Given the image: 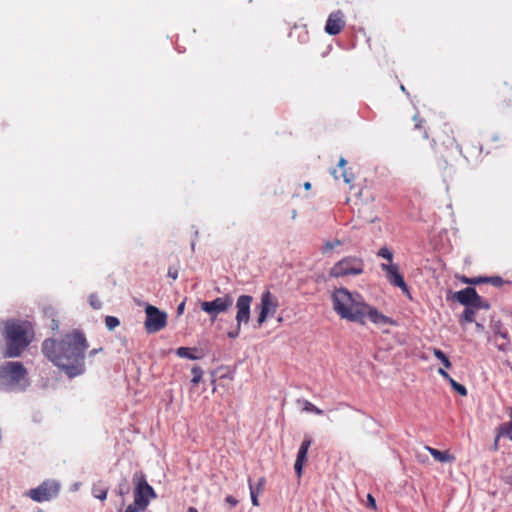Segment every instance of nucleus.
Masks as SVG:
<instances>
[{
    "label": "nucleus",
    "instance_id": "nucleus-12",
    "mask_svg": "<svg viewBox=\"0 0 512 512\" xmlns=\"http://www.w3.org/2000/svg\"><path fill=\"white\" fill-rule=\"evenodd\" d=\"M381 268L386 272L387 280L390 284L399 287L403 293L411 298L409 287L404 281L403 276L399 272V266L397 264H381Z\"/></svg>",
    "mask_w": 512,
    "mask_h": 512
},
{
    "label": "nucleus",
    "instance_id": "nucleus-45",
    "mask_svg": "<svg viewBox=\"0 0 512 512\" xmlns=\"http://www.w3.org/2000/svg\"><path fill=\"white\" fill-rule=\"evenodd\" d=\"M102 351V348H99V349H92L90 352H89V356H94L95 354H97L98 352Z\"/></svg>",
    "mask_w": 512,
    "mask_h": 512
},
{
    "label": "nucleus",
    "instance_id": "nucleus-19",
    "mask_svg": "<svg viewBox=\"0 0 512 512\" xmlns=\"http://www.w3.org/2000/svg\"><path fill=\"white\" fill-rule=\"evenodd\" d=\"M108 490V486L103 481H98L92 486V495L95 498L104 501L107 498Z\"/></svg>",
    "mask_w": 512,
    "mask_h": 512
},
{
    "label": "nucleus",
    "instance_id": "nucleus-3",
    "mask_svg": "<svg viewBox=\"0 0 512 512\" xmlns=\"http://www.w3.org/2000/svg\"><path fill=\"white\" fill-rule=\"evenodd\" d=\"M1 332L6 346V358L21 356L34 340L33 324L27 320L7 319L2 322Z\"/></svg>",
    "mask_w": 512,
    "mask_h": 512
},
{
    "label": "nucleus",
    "instance_id": "nucleus-52",
    "mask_svg": "<svg viewBox=\"0 0 512 512\" xmlns=\"http://www.w3.org/2000/svg\"><path fill=\"white\" fill-rule=\"evenodd\" d=\"M332 174H333V176L335 177V179H338V175H337V171H336V170H333V171H332Z\"/></svg>",
    "mask_w": 512,
    "mask_h": 512
},
{
    "label": "nucleus",
    "instance_id": "nucleus-40",
    "mask_svg": "<svg viewBox=\"0 0 512 512\" xmlns=\"http://www.w3.org/2000/svg\"><path fill=\"white\" fill-rule=\"evenodd\" d=\"M438 373L447 381H449V378H452L443 368H439Z\"/></svg>",
    "mask_w": 512,
    "mask_h": 512
},
{
    "label": "nucleus",
    "instance_id": "nucleus-53",
    "mask_svg": "<svg viewBox=\"0 0 512 512\" xmlns=\"http://www.w3.org/2000/svg\"><path fill=\"white\" fill-rule=\"evenodd\" d=\"M463 281H464L465 283L470 284L471 278H464V280H463Z\"/></svg>",
    "mask_w": 512,
    "mask_h": 512
},
{
    "label": "nucleus",
    "instance_id": "nucleus-49",
    "mask_svg": "<svg viewBox=\"0 0 512 512\" xmlns=\"http://www.w3.org/2000/svg\"><path fill=\"white\" fill-rule=\"evenodd\" d=\"M303 186H304V188L306 190H309L311 188V183L310 182H305Z\"/></svg>",
    "mask_w": 512,
    "mask_h": 512
},
{
    "label": "nucleus",
    "instance_id": "nucleus-5",
    "mask_svg": "<svg viewBox=\"0 0 512 512\" xmlns=\"http://www.w3.org/2000/svg\"><path fill=\"white\" fill-rule=\"evenodd\" d=\"M364 260L356 256H346L336 262L329 270L332 278L357 276L364 272Z\"/></svg>",
    "mask_w": 512,
    "mask_h": 512
},
{
    "label": "nucleus",
    "instance_id": "nucleus-17",
    "mask_svg": "<svg viewBox=\"0 0 512 512\" xmlns=\"http://www.w3.org/2000/svg\"><path fill=\"white\" fill-rule=\"evenodd\" d=\"M479 309H483V306H465V310L459 318L460 325L464 326L467 323L474 322Z\"/></svg>",
    "mask_w": 512,
    "mask_h": 512
},
{
    "label": "nucleus",
    "instance_id": "nucleus-42",
    "mask_svg": "<svg viewBox=\"0 0 512 512\" xmlns=\"http://www.w3.org/2000/svg\"><path fill=\"white\" fill-rule=\"evenodd\" d=\"M484 282H485V278L478 277V278H471L470 284H479V283H484Z\"/></svg>",
    "mask_w": 512,
    "mask_h": 512
},
{
    "label": "nucleus",
    "instance_id": "nucleus-47",
    "mask_svg": "<svg viewBox=\"0 0 512 512\" xmlns=\"http://www.w3.org/2000/svg\"><path fill=\"white\" fill-rule=\"evenodd\" d=\"M184 306H185V303H184V302H182V303L178 306L177 310H178V313H179V314L183 312V310H184Z\"/></svg>",
    "mask_w": 512,
    "mask_h": 512
},
{
    "label": "nucleus",
    "instance_id": "nucleus-10",
    "mask_svg": "<svg viewBox=\"0 0 512 512\" xmlns=\"http://www.w3.org/2000/svg\"><path fill=\"white\" fill-rule=\"evenodd\" d=\"M453 298L464 306H483L484 310L490 309V304L483 300L472 287H467L456 292Z\"/></svg>",
    "mask_w": 512,
    "mask_h": 512
},
{
    "label": "nucleus",
    "instance_id": "nucleus-4",
    "mask_svg": "<svg viewBox=\"0 0 512 512\" xmlns=\"http://www.w3.org/2000/svg\"><path fill=\"white\" fill-rule=\"evenodd\" d=\"M27 370L21 362H6L0 365V386L4 389H12L25 380Z\"/></svg>",
    "mask_w": 512,
    "mask_h": 512
},
{
    "label": "nucleus",
    "instance_id": "nucleus-36",
    "mask_svg": "<svg viewBox=\"0 0 512 512\" xmlns=\"http://www.w3.org/2000/svg\"><path fill=\"white\" fill-rule=\"evenodd\" d=\"M342 178H343L345 183L350 184L353 181L354 176L351 173L349 174L346 170H343L342 171Z\"/></svg>",
    "mask_w": 512,
    "mask_h": 512
},
{
    "label": "nucleus",
    "instance_id": "nucleus-44",
    "mask_svg": "<svg viewBox=\"0 0 512 512\" xmlns=\"http://www.w3.org/2000/svg\"><path fill=\"white\" fill-rule=\"evenodd\" d=\"M506 412L508 414V417H509V423H512V406H509L507 409H506Z\"/></svg>",
    "mask_w": 512,
    "mask_h": 512
},
{
    "label": "nucleus",
    "instance_id": "nucleus-41",
    "mask_svg": "<svg viewBox=\"0 0 512 512\" xmlns=\"http://www.w3.org/2000/svg\"><path fill=\"white\" fill-rule=\"evenodd\" d=\"M367 499H368L369 506H370L371 508H373V509H376V501H375V499L373 498V496H372V495H370V494H368Z\"/></svg>",
    "mask_w": 512,
    "mask_h": 512
},
{
    "label": "nucleus",
    "instance_id": "nucleus-32",
    "mask_svg": "<svg viewBox=\"0 0 512 512\" xmlns=\"http://www.w3.org/2000/svg\"><path fill=\"white\" fill-rule=\"evenodd\" d=\"M145 510L142 509L140 506H137L136 503L129 504L123 511L119 510V512H144Z\"/></svg>",
    "mask_w": 512,
    "mask_h": 512
},
{
    "label": "nucleus",
    "instance_id": "nucleus-29",
    "mask_svg": "<svg viewBox=\"0 0 512 512\" xmlns=\"http://www.w3.org/2000/svg\"><path fill=\"white\" fill-rule=\"evenodd\" d=\"M248 483H249V489H250L251 502H252L253 506H259V501H258L259 493H257L256 490H254V487L251 483V479L248 480Z\"/></svg>",
    "mask_w": 512,
    "mask_h": 512
},
{
    "label": "nucleus",
    "instance_id": "nucleus-50",
    "mask_svg": "<svg viewBox=\"0 0 512 512\" xmlns=\"http://www.w3.org/2000/svg\"><path fill=\"white\" fill-rule=\"evenodd\" d=\"M497 336H500V337H502V338H503V339H505V340L507 339L506 333H499V334H496V335H495V337H497Z\"/></svg>",
    "mask_w": 512,
    "mask_h": 512
},
{
    "label": "nucleus",
    "instance_id": "nucleus-11",
    "mask_svg": "<svg viewBox=\"0 0 512 512\" xmlns=\"http://www.w3.org/2000/svg\"><path fill=\"white\" fill-rule=\"evenodd\" d=\"M277 308V298L269 291L264 292L261 297L260 313L257 318L258 326H261L269 315L275 314Z\"/></svg>",
    "mask_w": 512,
    "mask_h": 512
},
{
    "label": "nucleus",
    "instance_id": "nucleus-23",
    "mask_svg": "<svg viewBox=\"0 0 512 512\" xmlns=\"http://www.w3.org/2000/svg\"><path fill=\"white\" fill-rule=\"evenodd\" d=\"M302 404H303L302 410L305 411V412L314 413L316 415H322L323 414V410L322 409L316 407L313 403H311L308 400H303Z\"/></svg>",
    "mask_w": 512,
    "mask_h": 512
},
{
    "label": "nucleus",
    "instance_id": "nucleus-39",
    "mask_svg": "<svg viewBox=\"0 0 512 512\" xmlns=\"http://www.w3.org/2000/svg\"><path fill=\"white\" fill-rule=\"evenodd\" d=\"M501 437H498V433L496 432V436H495V439H494V442H493V445H492V450L493 451H498L499 450V440H500Z\"/></svg>",
    "mask_w": 512,
    "mask_h": 512
},
{
    "label": "nucleus",
    "instance_id": "nucleus-20",
    "mask_svg": "<svg viewBox=\"0 0 512 512\" xmlns=\"http://www.w3.org/2000/svg\"><path fill=\"white\" fill-rule=\"evenodd\" d=\"M413 121H414V128H413V130L414 131H419V133L421 134V137L423 139H428V132H427L426 127L424 125L425 124V120L423 118H421L418 113H416L413 116Z\"/></svg>",
    "mask_w": 512,
    "mask_h": 512
},
{
    "label": "nucleus",
    "instance_id": "nucleus-35",
    "mask_svg": "<svg viewBox=\"0 0 512 512\" xmlns=\"http://www.w3.org/2000/svg\"><path fill=\"white\" fill-rule=\"evenodd\" d=\"M168 277L172 278L173 280L177 279L178 277V268L177 267H169L167 272Z\"/></svg>",
    "mask_w": 512,
    "mask_h": 512
},
{
    "label": "nucleus",
    "instance_id": "nucleus-34",
    "mask_svg": "<svg viewBox=\"0 0 512 512\" xmlns=\"http://www.w3.org/2000/svg\"><path fill=\"white\" fill-rule=\"evenodd\" d=\"M89 302H90V305L94 308V309H99L101 307V302L98 300V298L94 295H91L89 297Z\"/></svg>",
    "mask_w": 512,
    "mask_h": 512
},
{
    "label": "nucleus",
    "instance_id": "nucleus-1",
    "mask_svg": "<svg viewBox=\"0 0 512 512\" xmlns=\"http://www.w3.org/2000/svg\"><path fill=\"white\" fill-rule=\"evenodd\" d=\"M87 348L86 337L78 330L65 334L60 340L46 339L42 343L45 357L63 370L69 378L84 373V353Z\"/></svg>",
    "mask_w": 512,
    "mask_h": 512
},
{
    "label": "nucleus",
    "instance_id": "nucleus-2",
    "mask_svg": "<svg viewBox=\"0 0 512 512\" xmlns=\"http://www.w3.org/2000/svg\"><path fill=\"white\" fill-rule=\"evenodd\" d=\"M334 311L342 318L364 325L368 318L375 325L397 326L391 317L381 313L376 307L365 303L358 293H352L346 288L336 289L332 293Z\"/></svg>",
    "mask_w": 512,
    "mask_h": 512
},
{
    "label": "nucleus",
    "instance_id": "nucleus-22",
    "mask_svg": "<svg viewBox=\"0 0 512 512\" xmlns=\"http://www.w3.org/2000/svg\"><path fill=\"white\" fill-rule=\"evenodd\" d=\"M433 352V355L441 361V363L443 364V366L446 368V369H449L451 368L452 364L449 360V358L445 355V353L443 351H441L440 349L438 348H433L432 350Z\"/></svg>",
    "mask_w": 512,
    "mask_h": 512
},
{
    "label": "nucleus",
    "instance_id": "nucleus-7",
    "mask_svg": "<svg viewBox=\"0 0 512 512\" xmlns=\"http://www.w3.org/2000/svg\"><path fill=\"white\" fill-rule=\"evenodd\" d=\"M60 485L55 480H46L38 487L30 489L27 495L35 502L50 501L59 494Z\"/></svg>",
    "mask_w": 512,
    "mask_h": 512
},
{
    "label": "nucleus",
    "instance_id": "nucleus-37",
    "mask_svg": "<svg viewBox=\"0 0 512 512\" xmlns=\"http://www.w3.org/2000/svg\"><path fill=\"white\" fill-rule=\"evenodd\" d=\"M240 329H241V325H239L237 323L236 329L234 331L228 332V337L229 338H236V337H238V335L240 333Z\"/></svg>",
    "mask_w": 512,
    "mask_h": 512
},
{
    "label": "nucleus",
    "instance_id": "nucleus-43",
    "mask_svg": "<svg viewBox=\"0 0 512 512\" xmlns=\"http://www.w3.org/2000/svg\"><path fill=\"white\" fill-rule=\"evenodd\" d=\"M347 164V161L341 157L340 160H339V163H338V166L342 169V170H345L344 167L345 165Z\"/></svg>",
    "mask_w": 512,
    "mask_h": 512
},
{
    "label": "nucleus",
    "instance_id": "nucleus-9",
    "mask_svg": "<svg viewBox=\"0 0 512 512\" xmlns=\"http://www.w3.org/2000/svg\"><path fill=\"white\" fill-rule=\"evenodd\" d=\"M233 305L232 296L226 294L223 297H217L212 301H204L200 304L201 310L206 312L212 319H215L220 313L226 312Z\"/></svg>",
    "mask_w": 512,
    "mask_h": 512
},
{
    "label": "nucleus",
    "instance_id": "nucleus-18",
    "mask_svg": "<svg viewBox=\"0 0 512 512\" xmlns=\"http://www.w3.org/2000/svg\"><path fill=\"white\" fill-rule=\"evenodd\" d=\"M426 449L429 451V453L436 461L442 463L454 461V456L451 455L448 451H440L429 446H426Z\"/></svg>",
    "mask_w": 512,
    "mask_h": 512
},
{
    "label": "nucleus",
    "instance_id": "nucleus-48",
    "mask_svg": "<svg viewBox=\"0 0 512 512\" xmlns=\"http://www.w3.org/2000/svg\"><path fill=\"white\" fill-rule=\"evenodd\" d=\"M476 329H477L478 331H483V330H484V326H483L482 324H480V323L476 322Z\"/></svg>",
    "mask_w": 512,
    "mask_h": 512
},
{
    "label": "nucleus",
    "instance_id": "nucleus-26",
    "mask_svg": "<svg viewBox=\"0 0 512 512\" xmlns=\"http://www.w3.org/2000/svg\"><path fill=\"white\" fill-rule=\"evenodd\" d=\"M192 379L191 382L193 384H198L202 380L203 370L200 367H193L191 370Z\"/></svg>",
    "mask_w": 512,
    "mask_h": 512
},
{
    "label": "nucleus",
    "instance_id": "nucleus-51",
    "mask_svg": "<svg viewBox=\"0 0 512 512\" xmlns=\"http://www.w3.org/2000/svg\"><path fill=\"white\" fill-rule=\"evenodd\" d=\"M186 512H198V511L194 507H189Z\"/></svg>",
    "mask_w": 512,
    "mask_h": 512
},
{
    "label": "nucleus",
    "instance_id": "nucleus-16",
    "mask_svg": "<svg viewBox=\"0 0 512 512\" xmlns=\"http://www.w3.org/2000/svg\"><path fill=\"white\" fill-rule=\"evenodd\" d=\"M311 443H312L311 438L309 436H305L304 440L302 441V443L299 447L296 461L294 464L295 472L299 478L302 476L303 466H304L305 462L307 461V454H308V450L311 446Z\"/></svg>",
    "mask_w": 512,
    "mask_h": 512
},
{
    "label": "nucleus",
    "instance_id": "nucleus-30",
    "mask_svg": "<svg viewBox=\"0 0 512 512\" xmlns=\"http://www.w3.org/2000/svg\"><path fill=\"white\" fill-rule=\"evenodd\" d=\"M377 254L379 257H382L388 260L389 262H391L393 259V254L387 247H382L381 249H379Z\"/></svg>",
    "mask_w": 512,
    "mask_h": 512
},
{
    "label": "nucleus",
    "instance_id": "nucleus-15",
    "mask_svg": "<svg viewBox=\"0 0 512 512\" xmlns=\"http://www.w3.org/2000/svg\"><path fill=\"white\" fill-rule=\"evenodd\" d=\"M253 298L249 295H241L237 299L236 308V322L241 325L242 323L247 324L250 320V306Z\"/></svg>",
    "mask_w": 512,
    "mask_h": 512
},
{
    "label": "nucleus",
    "instance_id": "nucleus-13",
    "mask_svg": "<svg viewBox=\"0 0 512 512\" xmlns=\"http://www.w3.org/2000/svg\"><path fill=\"white\" fill-rule=\"evenodd\" d=\"M460 153L467 161H478L482 158L483 146L476 139H470L460 146Z\"/></svg>",
    "mask_w": 512,
    "mask_h": 512
},
{
    "label": "nucleus",
    "instance_id": "nucleus-14",
    "mask_svg": "<svg viewBox=\"0 0 512 512\" xmlns=\"http://www.w3.org/2000/svg\"><path fill=\"white\" fill-rule=\"evenodd\" d=\"M344 14L341 10H336L329 14L325 25V32L335 36L342 32L345 27Z\"/></svg>",
    "mask_w": 512,
    "mask_h": 512
},
{
    "label": "nucleus",
    "instance_id": "nucleus-31",
    "mask_svg": "<svg viewBox=\"0 0 512 512\" xmlns=\"http://www.w3.org/2000/svg\"><path fill=\"white\" fill-rule=\"evenodd\" d=\"M485 283H490L493 286L500 287V286L503 285L504 281H503V279L501 277L494 276V277H486L485 278Z\"/></svg>",
    "mask_w": 512,
    "mask_h": 512
},
{
    "label": "nucleus",
    "instance_id": "nucleus-8",
    "mask_svg": "<svg viewBox=\"0 0 512 512\" xmlns=\"http://www.w3.org/2000/svg\"><path fill=\"white\" fill-rule=\"evenodd\" d=\"M146 320L144 323L148 333H156L164 329L167 325V315L160 311L157 307L147 305L145 308Z\"/></svg>",
    "mask_w": 512,
    "mask_h": 512
},
{
    "label": "nucleus",
    "instance_id": "nucleus-38",
    "mask_svg": "<svg viewBox=\"0 0 512 512\" xmlns=\"http://www.w3.org/2000/svg\"><path fill=\"white\" fill-rule=\"evenodd\" d=\"M225 501L231 506V507H235L237 504H238V500L235 499L233 496L231 495H228L226 498H225Z\"/></svg>",
    "mask_w": 512,
    "mask_h": 512
},
{
    "label": "nucleus",
    "instance_id": "nucleus-27",
    "mask_svg": "<svg viewBox=\"0 0 512 512\" xmlns=\"http://www.w3.org/2000/svg\"><path fill=\"white\" fill-rule=\"evenodd\" d=\"M340 245H342V241L339 239H336L334 241H327V242H325V244L322 248V252L327 253V252L333 250L335 247L340 246Z\"/></svg>",
    "mask_w": 512,
    "mask_h": 512
},
{
    "label": "nucleus",
    "instance_id": "nucleus-21",
    "mask_svg": "<svg viewBox=\"0 0 512 512\" xmlns=\"http://www.w3.org/2000/svg\"><path fill=\"white\" fill-rule=\"evenodd\" d=\"M496 432L498 437H507L509 440H512V423H502L496 428Z\"/></svg>",
    "mask_w": 512,
    "mask_h": 512
},
{
    "label": "nucleus",
    "instance_id": "nucleus-28",
    "mask_svg": "<svg viewBox=\"0 0 512 512\" xmlns=\"http://www.w3.org/2000/svg\"><path fill=\"white\" fill-rule=\"evenodd\" d=\"M176 353L179 357L182 358L196 359V357L191 354V349L187 347L178 348Z\"/></svg>",
    "mask_w": 512,
    "mask_h": 512
},
{
    "label": "nucleus",
    "instance_id": "nucleus-54",
    "mask_svg": "<svg viewBox=\"0 0 512 512\" xmlns=\"http://www.w3.org/2000/svg\"><path fill=\"white\" fill-rule=\"evenodd\" d=\"M492 139H493V141H495V142H498V141L500 140V138H499L498 136H494Z\"/></svg>",
    "mask_w": 512,
    "mask_h": 512
},
{
    "label": "nucleus",
    "instance_id": "nucleus-33",
    "mask_svg": "<svg viewBox=\"0 0 512 512\" xmlns=\"http://www.w3.org/2000/svg\"><path fill=\"white\" fill-rule=\"evenodd\" d=\"M265 484H266V479L264 477H261L256 486H253L254 487V490H256L257 493H262L263 490H264V487H265Z\"/></svg>",
    "mask_w": 512,
    "mask_h": 512
},
{
    "label": "nucleus",
    "instance_id": "nucleus-55",
    "mask_svg": "<svg viewBox=\"0 0 512 512\" xmlns=\"http://www.w3.org/2000/svg\"><path fill=\"white\" fill-rule=\"evenodd\" d=\"M498 348H499L500 350H505L504 345H499V346H498Z\"/></svg>",
    "mask_w": 512,
    "mask_h": 512
},
{
    "label": "nucleus",
    "instance_id": "nucleus-46",
    "mask_svg": "<svg viewBox=\"0 0 512 512\" xmlns=\"http://www.w3.org/2000/svg\"><path fill=\"white\" fill-rule=\"evenodd\" d=\"M59 328V322L57 320H52V329L57 330Z\"/></svg>",
    "mask_w": 512,
    "mask_h": 512
},
{
    "label": "nucleus",
    "instance_id": "nucleus-6",
    "mask_svg": "<svg viewBox=\"0 0 512 512\" xmlns=\"http://www.w3.org/2000/svg\"><path fill=\"white\" fill-rule=\"evenodd\" d=\"M134 490L133 502L146 510L152 499L157 497L153 487L147 482L142 472H136L133 476Z\"/></svg>",
    "mask_w": 512,
    "mask_h": 512
},
{
    "label": "nucleus",
    "instance_id": "nucleus-25",
    "mask_svg": "<svg viewBox=\"0 0 512 512\" xmlns=\"http://www.w3.org/2000/svg\"><path fill=\"white\" fill-rule=\"evenodd\" d=\"M120 324V321L117 317L115 316H106L105 318V325L106 327L108 328V330L112 331L114 330L116 327H118Z\"/></svg>",
    "mask_w": 512,
    "mask_h": 512
},
{
    "label": "nucleus",
    "instance_id": "nucleus-24",
    "mask_svg": "<svg viewBox=\"0 0 512 512\" xmlns=\"http://www.w3.org/2000/svg\"><path fill=\"white\" fill-rule=\"evenodd\" d=\"M451 385V387L458 393L460 394L461 396H466L467 395V389L464 385L458 383L457 381H455L453 378H449V381H448Z\"/></svg>",
    "mask_w": 512,
    "mask_h": 512
}]
</instances>
